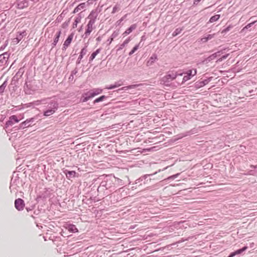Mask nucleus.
<instances>
[{
    "mask_svg": "<svg viewBox=\"0 0 257 257\" xmlns=\"http://www.w3.org/2000/svg\"><path fill=\"white\" fill-rule=\"evenodd\" d=\"M177 76V75L176 73L169 72L162 78V80L164 83L168 82L176 78Z\"/></svg>",
    "mask_w": 257,
    "mask_h": 257,
    "instance_id": "f257e3e1",
    "label": "nucleus"
},
{
    "mask_svg": "<svg viewBox=\"0 0 257 257\" xmlns=\"http://www.w3.org/2000/svg\"><path fill=\"white\" fill-rule=\"evenodd\" d=\"M15 206L16 208L19 211L23 210L25 207L24 200L21 198L16 199L15 201Z\"/></svg>",
    "mask_w": 257,
    "mask_h": 257,
    "instance_id": "f03ea898",
    "label": "nucleus"
},
{
    "mask_svg": "<svg viewBox=\"0 0 257 257\" xmlns=\"http://www.w3.org/2000/svg\"><path fill=\"white\" fill-rule=\"evenodd\" d=\"M94 24V20H90L87 25V29L85 32V35L87 36L90 35L91 32L94 29L93 25Z\"/></svg>",
    "mask_w": 257,
    "mask_h": 257,
    "instance_id": "7ed1b4c3",
    "label": "nucleus"
},
{
    "mask_svg": "<svg viewBox=\"0 0 257 257\" xmlns=\"http://www.w3.org/2000/svg\"><path fill=\"white\" fill-rule=\"evenodd\" d=\"M137 28V25L136 24H133L131 26L130 28H128L125 31H124L123 34L122 36L123 37H125L127 35L130 34L133 30L136 29Z\"/></svg>",
    "mask_w": 257,
    "mask_h": 257,
    "instance_id": "20e7f679",
    "label": "nucleus"
},
{
    "mask_svg": "<svg viewBox=\"0 0 257 257\" xmlns=\"http://www.w3.org/2000/svg\"><path fill=\"white\" fill-rule=\"evenodd\" d=\"M33 121V118L30 119H27L25 121L22 122L20 124V128H24L27 127H29L30 126V125L29 124L30 122Z\"/></svg>",
    "mask_w": 257,
    "mask_h": 257,
    "instance_id": "39448f33",
    "label": "nucleus"
},
{
    "mask_svg": "<svg viewBox=\"0 0 257 257\" xmlns=\"http://www.w3.org/2000/svg\"><path fill=\"white\" fill-rule=\"evenodd\" d=\"M73 34H71L68 37V38H67V39L65 40V41L64 43V44H63L64 47H68V46L70 44V43L73 39Z\"/></svg>",
    "mask_w": 257,
    "mask_h": 257,
    "instance_id": "423d86ee",
    "label": "nucleus"
},
{
    "mask_svg": "<svg viewBox=\"0 0 257 257\" xmlns=\"http://www.w3.org/2000/svg\"><path fill=\"white\" fill-rule=\"evenodd\" d=\"M20 121V119H18V117L16 115H12L10 117L9 121L7 122L8 124L12 125L14 124L13 121L15 122H18Z\"/></svg>",
    "mask_w": 257,
    "mask_h": 257,
    "instance_id": "0eeeda50",
    "label": "nucleus"
},
{
    "mask_svg": "<svg viewBox=\"0 0 257 257\" xmlns=\"http://www.w3.org/2000/svg\"><path fill=\"white\" fill-rule=\"evenodd\" d=\"M85 7V3H83L79 4L77 7H76L73 13H77L82 9H84Z\"/></svg>",
    "mask_w": 257,
    "mask_h": 257,
    "instance_id": "6e6552de",
    "label": "nucleus"
},
{
    "mask_svg": "<svg viewBox=\"0 0 257 257\" xmlns=\"http://www.w3.org/2000/svg\"><path fill=\"white\" fill-rule=\"evenodd\" d=\"M157 56L155 55H153L151 56L149 60L147 62V66H151L152 65L155 61L157 60Z\"/></svg>",
    "mask_w": 257,
    "mask_h": 257,
    "instance_id": "1a4fd4ad",
    "label": "nucleus"
},
{
    "mask_svg": "<svg viewBox=\"0 0 257 257\" xmlns=\"http://www.w3.org/2000/svg\"><path fill=\"white\" fill-rule=\"evenodd\" d=\"M100 49H97L95 52H94L91 55L89 58V61H92L96 57V56L99 53Z\"/></svg>",
    "mask_w": 257,
    "mask_h": 257,
    "instance_id": "9d476101",
    "label": "nucleus"
},
{
    "mask_svg": "<svg viewBox=\"0 0 257 257\" xmlns=\"http://www.w3.org/2000/svg\"><path fill=\"white\" fill-rule=\"evenodd\" d=\"M55 112V110L51 109L45 111L44 112V115L46 116H50L53 114Z\"/></svg>",
    "mask_w": 257,
    "mask_h": 257,
    "instance_id": "9b49d317",
    "label": "nucleus"
},
{
    "mask_svg": "<svg viewBox=\"0 0 257 257\" xmlns=\"http://www.w3.org/2000/svg\"><path fill=\"white\" fill-rule=\"evenodd\" d=\"M220 18V15H216L212 17L209 20V22L213 23L216 21H217Z\"/></svg>",
    "mask_w": 257,
    "mask_h": 257,
    "instance_id": "f8f14e48",
    "label": "nucleus"
},
{
    "mask_svg": "<svg viewBox=\"0 0 257 257\" xmlns=\"http://www.w3.org/2000/svg\"><path fill=\"white\" fill-rule=\"evenodd\" d=\"M219 53H220V52H218L217 53L213 54L212 55H211V56H210L208 58V60L210 61V60H213V59H215L217 56H220V54Z\"/></svg>",
    "mask_w": 257,
    "mask_h": 257,
    "instance_id": "ddd939ff",
    "label": "nucleus"
},
{
    "mask_svg": "<svg viewBox=\"0 0 257 257\" xmlns=\"http://www.w3.org/2000/svg\"><path fill=\"white\" fill-rule=\"evenodd\" d=\"M94 93L95 95H98L101 93L102 91V90L99 88H95L91 90Z\"/></svg>",
    "mask_w": 257,
    "mask_h": 257,
    "instance_id": "4468645a",
    "label": "nucleus"
},
{
    "mask_svg": "<svg viewBox=\"0 0 257 257\" xmlns=\"http://www.w3.org/2000/svg\"><path fill=\"white\" fill-rule=\"evenodd\" d=\"M84 95H87L89 99L95 96L94 93L92 91V90L88 91L87 93H85Z\"/></svg>",
    "mask_w": 257,
    "mask_h": 257,
    "instance_id": "2eb2a0df",
    "label": "nucleus"
},
{
    "mask_svg": "<svg viewBox=\"0 0 257 257\" xmlns=\"http://www.w3.org/2000/svg\"><path fill=\"white\" fill-rule=\"evenodd\" d=\"M105 98V96L104 95L101 96L100 97L95 99L94 100V103L99 102L100 101H102L104 100V99Z\"/></svg>",
    "mask_w": 257,
    "mask_h": 257,
    "instance_id": "dca6fc26",
    "label": "nucleus"
},
{
    "mask_svg": "<svg viewBox=\"0 0 257 257\" xmlns=\"http://www.w3.org/2000/svg\"><path fill=\"white\" fill-rule=\"evenodd\" d=\"M246 248H247V247L245 246V247H244L242 248L241 249H239L237 250L236 251H234L235 255H237V254H240L243 251L245 250L246 249Z\"/></svg>",
    "mask_w": 257,
    "mask_h": 257,
    "instance_id": "f3484780",
    "label": "nucleus"
},
{
    "mask_svg": "<svg viewBox=\"0 0 257 257\" xmlns=\"http://www.w3.org/2000/svg\"><path fill=\"white\" fill-rule=\"evenodd\" d=\"M191 72H192L191 71H190L189 70H188L185 74L189 75V76L191 78L192 76H193L196 74L197 71H196V69H194V70L193 71V73H191Z\"/></svg>",
    "mask_w": 257,
    "mask_h": 257,
    "instance_id": "a211bd4d",
    "label": "nucleus"
},
{
    "mask_svg": "<svg viewBox=\"0 0 257 257\" xmlns=\"http://www.w3.org/2000/svg\"><path fill=\"white\" fill-rule=\"evenodd\" d=\"M139 46V44L135 46L132 51L129 53V55H132L133 54H134L138 50Z\"/></svg>",
    "mask_w": 257,
    "mask_h": 257,
    "instance_id": "6ab92c4d",
    "label": "nucleus"
},
{
    "mask_svg": "<svg viewBox=\"0 0 257 257\" xmlns=\"http://www.w3.org/2000/svg\"><path fill=\"white\" fill-rule=\"evenodd\" d=\"M60 34H61V32L60 31H59L58 33H57V34L56 35V37H55L54 41V42L55 44L58 42V41L59 40V38L60 36Z\"/></svg>",
    "mask_w": 257,
    "mask_h": 257,
    "instance_id": "aec40b11",
    "label": "nucleus"
},
{
    "mask_svg": "<svg viewBox=\"0 0 257 257\" xmlns=\"http://www.w3.org/2000/svg\"><path fill=\"white\" fill-rule=\"evenodd\" d=\"M190 79H191V77L189 76V75L186 74L183 78L182 83H184V82H185L190 80Z\"/></svg>",
    "mask_w": 257,
    "mask_h": 257,
    "instance_id": "412c9836",
    "label": "nucleus"
},
{
    "mask_svg": "<svg viewBox=\"0 0 257 257\" xmlns=\"http://www.w3.org/2000/svg\"><path fill=\"white\" fill-rule=\"evenodd\" d=\"M182 29H177L173 33V35L174 36H175L180 33L181 31H182Z\"/></svg>",
    "mask_w": 257,
    "mask_h": 257,
    "instance_id": "4be33fe9",
    "label": "nucleus"
},
{
    "mask_svg": "<svg viewBox=\"0 0 257 257\" xmlns=\"http://www.w3.org/2000/svg\"><path fill=\"white\" fill-rule=\"evenodd\" d=\"M6 85L5 84V83H4L1 86H0V93H2L5 88H6Z\"/></svg>",
    "mask_w": 257,
    "mask_h": 257,
    "instance_id": "5701e85b",
    "label": "nucleus"
},
{
    "mask_svg": "<svg viewBox=\"0 0 257 257\" xmlns=\"http://www.w3.org/2000/svg\"><path fill=\"white\" fill-rule=\"evenodd\" d=\"M89 99V97L87 95H85L84 94L83 95V102H86Z\"/></svg>",
    "mask_w": 257,
    "mask_h": 257,
    "instance_id": "b1692460",
    "label": "nucleus"
},
{
    "mask_svg": "<svg viewBox=\"0 0 257 257\" xmlns=\"http://www.w3.org/2000/svg\"><path fill=\"white\" fill-rule=\"evenodd\" d=\"M214 35H215V34H213V35L209 34V35H208L207 36V37H206V38H207V40H210V39H211L212 38H213L214 37Z\"/></svg>",
    "mask_w": 257,
    "mask_h": 257,
    "instance_id": "393cba45",
    "label": "nucleus"
},
{
    "mask_svg": "<svg viewBox=\"0 0 257 257\" xmlns=\"http://www.w3.org/2000/svg\"><path fill=\"white\" fill-rule=\"evenodd\" d=\"M117 87V86L116 85H111L110 86L107 87V89H112L115 88Z\"/></svg>",
    "mask_w": 257,
    "mask_h": 257,
    "instance_id": "a878e982",
    "label": "nucleus"
},
{
    "mask_svg": "<svg viewBox=\"0 0 257 257\" xmlns=\"http://www.w3.org/2000/svg\"><path fill=\"white\" fill-rule=\"evenodd\" d=\"M129 41H130L129 39L125 40L123 42V44H122V46H125L126 44H127L128 43Z\"/></svg>",
    "mask_w": 257,
    "mask_h": 257,
    "instance_id": "bb28decb",
    "label": "nucleus"
},
{
    "mask_svg": "<svg viewBox=\"0 0 257 257\" xmlns=\"http://www.w3.org/2000/svg\"><path fill=\"white\" fill-rule=\"evenodd\" d=\"M68 174L70 175H71V176H74L76 173L75 171H69L68 172Z\"/></svg>",
    "mask_w": 257,
    "mask_h": 257,
    "instance_id": "cd10ccee",
    "label": "nucleus"
},
{
    "mask_svg": "<svg viewBox=\"0 0 257 257\" xmlns=\"http://www.w3.org/2000/svg\"><path fill=\"white\" fill-rule=\"evenodd\" d=\"M201 40L202 42H206L208 41L206 37L202 38Z\"/></svg>",
    "mask_w": 257,
    "mask_h": 257,
    "instance_id": "c85d7f7f",
    "label": "nucleus"
},
{
    "mask_svg": "<svg viewBox=\"0 0 257 257\" xmlns=\"http://www.w3.org/2000/svg\"><path fill=\"white\" fill-rule=\"evenodd\" d=\"M230 30V27H228L227 28H226L225 29H224L223 31H222V33L223 32H227V31H229Z\"/></svg>",
    "mask_w": 257,
    "mask_h": 257,
    "instance_id": "c756f323",
    "label": "nucleus"
},
{
    "mask_svg": "<svg viewBox=\"0 0 257 257\" xmlns=\"http://www.w3.org/2000/svg\"><path fill=\"white\" fill-rule=\"evenodd\" d=\"M235 255V254L234 252H233L231 253L230 254L228 257H233Z\"/></svg>",
    "mask_w": 257,
    "mask_h": 257,
    "instance_id": "7c9ffc66",
    "label": "nucleus"
},
{
    "mask_svg": "<svg viewBox=\"0 0 257 257\" xmlns=\"http://www.w3.org/2000/svg\"><path fill=\"white\" fill-rule=\"evenodd\" d=\"M131 86H128V87H122L121 89V90H127V89H128L129 88H130Z\"/></svg>",
    "mask_w": 257,
    "mask_h": 257,
    "instance_id": "2f4dec72",
    "label": "nucleus"
},
{
    "mask_svg": "<svg viewBox=\"0 0 257 257\" xmlns=\"http://www.w3.org/2000/svg\"><path fill=\"white\" fill-rule=\"evenodd\" d=\"M253 24L252 23H250L249 24H248L245 28H249L250 27H251V25Z\"/></svg>",
    "mask_w": 257,
    "mask_h": 257,
    "instance_id": "473e14b6",
    "label": "nucleus"
},
{
    "mask_svg": "<svg viewBox=\"0 0 257 257\" xmlns=\"http://www.w3.org/2000/svg\"><path fill=\"white\" fill-rule=\"evenodd\" d=\"M201 1V0H194V4H197L198 2H199Z\"/></svg>",
    "mask_w": 257,
    "mask_h": 257,
    "instance_id": "72a5a7b5",
    "label": "nucleus"
},
{
    "mask_svg": "<svg viewBox=\"0 0 257 257\" xmlns=\"http://www.w3.org/2000/svg\"><path fill=\"white\" fill-rule=\"evenodd\" d=\"M228 55H226V56H222V57L221 58L220 60H222V59H225L226 58V57H227Z\"/></svg>",
    "mask_w": 257,
    "mask_h": 257,
    "instance_id": "f704fd0d",
    "label": "nucleus"
},
{
    "mask_svg": "<svg viewBox=\"0 0 257 257\" xmlns=\"http://www.w3.org/2000/svg\"><path fill=\"white\" fill-rule=\"evenodd\" d=\"M82 57H83L82 54H80V55H79V58L81 59L82 58Z\"/></svg>",
    "mask_w": 257,
    "mask_h": 257,
    "instance_id": "c9c22d12",
    "label": "nucleus"
},
{
    "mask_svg": "<svg viewBox=\"0 0 257 257\" xmlns=\"http://www.w3.org/2000/svg\"><path fill=\"white\" fill-rule=\"evenodd\" d=\"M84 49H82L81 50V54H83V53H84Z\"/></svg>",
    "mask_w": 257,
    "mask_h": 257,
    "instance_id": "e433bc0d",
    "label": "nucleus"
},
{
    "mask_svg": "<svg viewBox=\"0 0 257 257\" xmlns=\"http://www.w3.org/2000/svg\"><path fill=\"white\" fill-rule=\"evenodd\" d=\"M194 70V69H192V70H189L190 71H191V73H193V71Z\"/></svg>",
    "mask_w": 257,
    "mask_h": 257,
    "instance_id": "4c0bfd02",
    "label": "nucleus"
},
{
    "mask_svg": "<svg viewBox=\"0 0 257 257\" xmlns=\"http://www.w3.org/2000/svg\"><path fill=\"white\" fill-rule=\"evenodd\" d=\"M73 227L74 228V230H76L77 231V228L75 226H73Z\"/></svg>",
    "mask_w": 257,
    "mask_h": 257,
    "instance_id": "58836bf2",
    "label": "nucleus"
}]
</instances>
